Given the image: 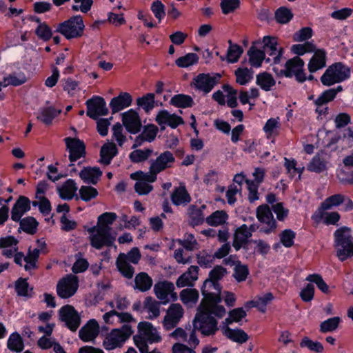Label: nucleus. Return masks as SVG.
I'll return each mask as SVG.
<instances>
[{
	"label": "nucleus",
	"mask_w": 353,
	"mask_h": 353,
	"mask_svg": "<svg viewBox=\"0 0 353 353\" xmlns=\"http://www.w3.org/2000/svg\"><path fill=\"white\" fill-rule=\"evenodd\" d=\"M221 302L203 298L193 321L194 330L199 331L203 336L215 334L219 330L215 318L221 319L226 313L225 307L220 305Z\"/></svg>",
	"instance_id": "obj_1"
},
{
	"label": "nucleus",
	"mask_w": 353,
	"mask_h": 353,
	"mask_svg": "<svg viewBox=\"0 0 353 353\" xmlns=\"http://www.w3.org/2000/svg\"><path fill=\"white\" fill-rule=\"evenodd\" d=\"M18 241L12 236H7L0 239V248L2 254L6 258L14 257V262L22 265L24 263V268L26 271H31L37 268V262L41 251L45 248L46 243L43 240H38L39 248L32 250H29L26 256L22 252H18Z\"/></svg>",
	"instance_id": "obj_2"
},
{
	"label": "nucleus",
	"mask_w": 353,
	"mask_h": 353,
	"mask_svg": "<svg viewBox=\"0 0 353 353\" xmlns=\"http://www.w3.org/2000/svg\"><path fill=\"white\" fill-rule=\"evenodd\" d=\"M162 340L159 330L148 321L140 322L137 325V334L134 336L136 346L141 353L149 350L148 344L161 342Z\"/></svg>",
	"instance_id": "obj_3"
},
{
	"label": "nucleus",
	"mask_w": 353,
	"mask_h": 353,
	"mask_svg": "<svg viewBox=\"0 0 353 353\" xmlns=\"http://www.w3.org/2000/svg\"><path fill=\"white\" fill-rule=\"evenodd\" d=\"M351 231L350 228L342 226L334 233L337 256L341 261L353 256V236L351 235Z\"/></svg>",
	"instance_id": "obj_4"
},
{
	"label": "nucleus",
	"mask_w": 353,
	"mask_h": 353,
	"mask_svg": "<svg viewBox=\"0 0 353 353\" xmlns=\"http://www.w3.org/2000/svg\"><path fill=\"white\" fill-rule=\"evenodd\" d=\"M225 273V269L221 266H216L210 271L209 278L204 281L201 288L203 298L221 301V288L219 281L223 277Z\"/></svg>",
	"instance_id": "obj_5"
},
{
	"label": "nucleus",
	"mask_w": 353,
	"mask_h": 353,
	"mask_svg": "<svg viewBox=\"0 0 353 353\" xmlns=\"http://www.w3.org/2000/svg\"><path fill=\"white\" fill-rule=\"evenodd\" d=\"M85 29L83 17L75 15L57 25L56 31L67 39H77L82 37Z\"/></svg>",
	"instance_id": "obj_6"
},
{
	"label": "nucleus",
	"mask_w": 353,
	"mask_h": 353,
	"mask_svg": "<svg viewBox=\"0 0 353 353\" xmlns=\"http://www.w3.org/2000/svg\"><path fill=\"white\" fill-rule=\"evenodd\" d=\"M350 69L341 62L330 65L321 77V81L325 86H331L349 79Z\"/></svg>",
	"instance_id": "obj_7"
},
{
	"label": "nucleus",
	"mask_w": 353,
	"mask_h": 353,
	"mask_svg": "<svg viewBox=\"0 0 353 353\" xmlns=\"http://www.w3.org/2000/svg\"><path fill=\"white\" fill-rule=\"evenodd\" d=\"M132 333V327L127 324L119 329H113L105 336L103 346L107 350L121 347Z\"/></svg>",
	"instance_id": "obj_8"
},
{
	"label": "nucleus",
	"mask_w": 353,
	"mask_h": 353,
	"mask_svg": "<svg viewBox=\"0 0 353 353\" xmlns=\"http://www.w3.org/2000/svg\"><path fill=\"white\" fill-rule=\"evenodd\" d=\"M89 241L92 247L101 250L103 247H110L115 241V236L108 229L99 228L97 225L87 230Z\"/></svg>",
	"instance_id": "obj_9"
},
{
	"label": "nucleus",
	"mask_w": 353,
	"mask_h": 353,
	"mask_svg": "<svg viewBox=\"0 0 353 353\" xmlns=\"http://www.w3.org/2000/svg\"><path fill=\"white\" fill-rule=\"evenodd\" d=\"M303 66V60L299 57H295L286 61L284 69L278 70L274 67L272 70L278 75H284L286 77H294L299 82L302 83L306 80Z\"/></svg>",
	"instance_id": "obj_10"
},
{
	"label": "nucleus",
	"mask_w": 353,
	"mask_h": 353,
	"mask_svg": "<svg viewBox=\"0 0 353 353\" xmlns=\"http://www.w3.org/2000/svg\"><path fill=\"white\" fill-rule=\"evenodd\" d=\"M141 259V254L138 248H132L127 254L121 253L117 259V267L121 274L127 279H132L134 269L130 264H137Z\"/></svg>",
	"instance_id": "obj_11"
},
{
	"label": "nucleus",
	"mask_w": 353,
	"mask_h": 353,
	"mask_svg": "<svg viewBox=\"0 0 353 353\" xmlns=\"http://www.w3.org/2000/svg\"><path fill=\"white\" fill-rule=\"evenodd\" d=\"M263 51L265 54L269 57L266 58L265 62L271 65L279 64L283 58V49L279 46L276 37L264 36L262 39Z\"/></svg>",
	"instance_id": "obj_12"
},
{
	"label": "nucleus",
	"mask_w": 353,
	"mask_h": 353,
	"mask_svg": "<svg viewBox=\"0 0 353 353\" xmlns=\"http://www.w3.org/2000/svg\"><path fill=\"white\" fill-rule=\"evenodd\" d=\"M79 288V279L77 276L70 274L62 278L57 285V295L61 299L72 296Z\"/></svg>",
	"instance_id": "obj_13"
},
{
	"label": "nucleus",
	"mask_w": 353,
	"mask_h": 353,
	"mask_svg": "<svg viewBox=\"0 0 353 353\" xmlns=\"http://www.w3.org/2000/svg\"><path fill=\"white\" fill-rule=\"evenodd\" d=\"M330 209L321 203L312 215V220L316 224L323 223L325 225H336L341 219V215L338 212H327Z\"/></svg>",
	"instance_id": "obj_14"
},
{
	"label": "nucleus",
	"mask_w": 353,
	"mask_h": 353,
	"mask_svg": "<svg viewBox=\"0 0 353 353\" xmlns=\"http://www.w3.org/2000/svg\"><path fill=\"white\" fill-rule=\"evenodd\" d=\"M174 290V284L167 281H159L154 286V294L163 304H167L170 301L174 302L178 299Z\"/></svg>",
	"instance_id": "obj_15"
},
{
	"label": "nucleus",
	"mask_w": 353,
	"mask_h": 353,
	"mask_svg": "<svg viewBox=\"0 0 353 353\" xmlns=\"http://www.w3.org/2000/svg\"><path fill=\"white\" fill-rule=\"evenodd\" d=\"M59 318L71 331H76L81 324V317L74 307L70 305L63 306L59 312Z\"/></svg>",
	"instance_id": "obj_16"
},
{
	"label": "nucleus",
	"mask_w": 353,
	"mask_h": 353,
	"mask_svg": "<svg viewBox=\"0 0 353 353\" xmlns=\"http://www.w3.org/2000/svg\"><path fill=\"white\" fill-rule=\"evenodd\" d=\"M256 216L261 223L263 224L261 230L269 234L276 228V223L273 214L268 205H261L256 209Z\"/></svg>",
	"instance_id": "obj_17"
},
{
	"label": "nucleus",
	"mask_w": 353,
	"mask_h": 353,
	"mask_svg": "<svg viewBox=\"0 0 353 353\" xmlns=\"http://www.w3.org/2000/svg\"><path fill=\"white\" fill-rule=\"evenodd\" d=\"M220 78L221 75L218 73L213 74H199L194 78L193 85L196 89L207 94L213 89Z\"/></svg>",
	"instance_id": "obj_18"
},
{
	"label": "nucleus",
	"mask_w": 353,
	"mask_h": 353,
	"mask_svg": "<svg viewBox=\"0 0 353 353\" xmlns=\"http://www.w3.org/2000/svg\"><path fill=\"white\" fill-rule=\"evenodd\" d=\"M175 163V157L172 152L169 150L160 153L155 159L150 161V169L154 172H161L167 169L171 168Z\"/></svg>",
	"instance_id": "obj_19"
},
{
	"label": "nucleus",
	"mask_w": 353,
	"mask_h": 353,
	"mask_svg": "<svg viewBox=\"0 0 353 353\" xmlns=\"http://www.w3.org/2000/svg\"><path fill=\"white\" fill-rule=\"evenodd\" d=\"M184 310L179 303H172L164 317L163 325L166 330H171L176 326L183 316Z\"/></svg>",
	"instance_id": "obj_20"
},
{
	"label": "nucleus",
	"mask_w": 353,
	"mask_h": 353,
	"mask_svg": "<svg viewBox=\"0 0 353 353\" xmlns=\"http://www.w3.org/2000/svg\"><path fill=\"white\" fill-rule=\"evenodd\" d=\"M65 142L69 152V165L72 166L74 162L85 155V147L83 141L75 138L67 137Z\"/></svg>",
	"instance_id": "obj_21"
},
{
	"label": "nucleus",
	"mask_w": 353,
	"mask_h": 353,
	"mask_svg": "<svg viewBox=\"0 0 353 353\" xmlns=\"http://www.w3.org/2000/svg\"><path fill=\"white\" fill-rule=\"evenodd\" d=\"M87 115L93 119L99 116L105 115L108 112L105 102L101 97H94L86 101Z\"/></svg>",
	"instance_id": "obj_22"
},
{
	"label": "nucleus",
	"mask_w": 353,
	"mask_h": 353,
	"mask_svg": "<svg viewBox=\"0 0 353 353\" xmlns=\"http://www.w3.org/2000/svg\"><path fill=\"white\" fill-rule=\"evenodd\" d=\"M123 125L131 134L138 133L141 128L142 124L139 114L130 109L121 114Z\"/></svg>",
	"instance_id": "obj_23"
},
{
	"label": "nucleus",
	"mask_w": 353,
	"mask_h": 353,
	"mask_svg": "<svg viewBox=\"0 0 353 353\" xmlns=\"http://www.w3.org/2000/svg\"><path fill=\"white\" fill-rule=\"evenodd\" d=\"M254 231V226L253 225L248 226L245 224H243L236 228L234 234V248L239 250L241 247L245 245Z\"/></svg>",
	"instance_id": "obj_24"
},
{
	"label": "nucleus",
	"mask_w": 353,
	"mask_h": 353,
	"mask_svg": "<svg viewBox=\"0 0 353 353\" xmlns=\"http://www.w3.org/2000/svg\"><path fill=\"white\" fill-rule=\"evenodd\" d=\"M30 210V201L25 196H20L11 210V219L19 222L21 217Z\"/></svg>",
	"instance_id": "obj_25"
},
{
	"label": "nucleus",
	"mask_w": 353,
	"mask_h": 353,
	"mask_svg": "<svg viewBox=\"0 0 353 353\" xmlns=\"http://www.w3.org/2000/svg\"><path fill=\"white\" fill-rule=\"evenodd\" d=\"M99 332V325L95 319L89 320L79 332V338L84 342L94 341Z\"/></svg>",
	"instance_id": "obj_26"
},
{
	"label": "nucleus",
	"mask_w": 353,
	"mask_h": 353,
	"mask_svg": "<svg viewBox=\"0 0 353 353\" xmlns=\"http://www.w3.org/2000/svg\"><path fill=\"white\" fill-rule=\"evenodd\" d=\"M156 121L160 125H166L172 128H176L183 123L182 117L175 114H170L165 110L159 112L156 117Z\"/></svg>",
	"instance_id": "obj_27"
},
{
	"label": "nucleus",
	"mask_w": 353,
	"mask_h": 353,
	"mask_svg": "<svg viewBox=\"0 0 353 353\" xmlns=\"http://www.w3.org/2000/svg\"><path fill=\"white\" fill-rule=\"evenodd\" d=\"M313 52L314 54L307 65L308 70L311 73H314L326 66V51L323 49H315Z\"/></svg>",
	"instance_id": "obj_28"
},
{
	"label": "nucleus",
	"mask_w": 353,
	"mask_h": 353,
	"mask_svg": "<svg viewBox=\"0 0 353 353\" xmlns=\"http://www.w3.org/2000/svg\"><path fill=\"white\" fill-rule=\"evenodd\" d=\"M132 97L128 92H121L117 97L112 99L110 107L113 113L118 112L131 105Z\"/></svg>",
	"instance_id": "obj_29"
},
{
	"label": "nucleus",
	"mask_w": 353,
	"mask_h": 353,
	"mask_svg": "<svg viewBox=\"0 0 353 353\" xmlns=\"http://www.w3.org/2000/svg\"><path fill=\"white\" fill-rule=\"evenodd\" d=\"M199 267L191 265L188 270L182 274L176 280V284L179 288L192 286L198 279Z\"/></svg>",
	"instance_id": "obj_30"
},
{
	"label": "nucleus",
	"mask_w": 353,
	"mask_h": 353,
	"mask_svg": "<svg viewBox=\"0 0 353 353\" xmlns=\"http://www.w3.org/2000/svg\"><path fill=\"white\" fill-rule=\"evenodd\" d=\"M281 123L279 117H272L267 120L263 127V130L268 139L274 140L279 135Z\"/></svg>",
	"instance_id": "obj_31"
},
{
	"label": "nucleus",
	"mask_w": 353,
	"mask_h": 353,
	"mask_svg": "<svg viewBox=\"0 0 353 353\" xmlns=\"http://www.w3.org/2000/svg\"><path fill=\"white\" fill-rule=\"evenodd\" d=\"M102 176V171L98 167H85L79 172L80 178L85 183L95 185Z\"/></svg>",
	"instance_id": "obj_32"
},
{
	"label": "nucleus",
	"mask_w": 353,
	"mask_h": 353,
	"mask_svg": "<svg viewBox=\"0 0 353 353\" xmlns=\"http://www.w3.org/2000/svg\"><path fill=\"white\" fill-rule=\"evenodd\" d=\"M157 132L158 128L154 125H145L142 132L136 137L133 148L141 146L144 142H152L156 138Z\"/></svg>",
	"instance_id": "obj_33"
},
{
	"label": "nucleus",
	"mask_w": 353,
	"mask_h": 353,
	"mask_svg": "<svg viewBox=\"0 0 353 353\" xmlns=\"http://www.w3.org/2000/svg\"><path fill=\"white\" fill-rule=\"evenodd\" d=\"M170 199L174 205H185L191 201V196L185 185L174 188L170 195Z\"/></svg>",
	"instance_id": "obj_34"
},
{
	"label": "nucleus",
	"mask_w": 353,
	"mask_h": 353,
	"mask_svg": "<svg viewBox=\"0 0 353 353\" xmlns=\"http://www.w3.org/2000/svg\"><path fill=\"white\" fill-rule=\"evenodd\" d=\"M205 208V205H202L201 207L192 205L188 208V215L191 225L194 227L203 223L205 221L203 210Z\"/></svg>",
	"instance_id": "obj_35"
},
{
	"label": "nucleus",
	"mask_w": 353,
	"mask_h": 353,
	"mask_svg": "<svg viewBox=\"0 0 353 353\" xmlns=\"http://www.w3.org/2000/svg\"><path fill=\"white\" fill-rule=\"evenodd\" d=\"M273 299V294L271 292H268L263 296L256 297L254 300L246 302L245 307L248 309L256 307L258 310L264 313L266 311L268 304L272 301Z\"/></svg>",
	"instance_id": "obj_36"
},
{
	"label": "nucleus",
	"mask_w": 353,
	"mask_h": 353,
	"mask_svg": "<svg viewBox=\"0 0 353 353\" xmlns=\"http://www.w3.org/2000/svg\"><path fill=\"white\" fill-rule=\"evenodd\" d=\"M181 302L188 307H194L199 298V291L195 288H185L179 294Z\"/></svg>",
	"instance_id": "obj_37"
},
{
	"label": "nucleus",
	"mask_w": 353,
	"mask_h": 353,
	"mask_svg": "<svg viewBox=\"0 0 353 353\" xmlns=\"http://www.w3.org/2000/svg\"><path fill=\"white\" fill-rule=\"evenodd\" d=\"M78 190L77 183L73 179L66 180L61 187L59 188L58 192L59 196L64 200H71Z\"/></svg>",
	"instance_id": "obj_38"
},
{
	"label": "nucleus",
	"mask_w": 353,
	"mask_h": 353,
	"mask_svg": "<svg viewBox=\"0 0 353 353\" xmlns=\"http://www.w3.org/2000/svg\"><path fill=\"white\" fill-rule=\"evenodd\" d=\"M118 150L116 145L112 142L105 143L100 151V162L104 165H109L112 159L117 154Z\"/></svg>",
	"instance_id": "obj_39"
},
{
	"label": "nucleus",
	"mask_w": 353,
	"mask_h": 353,
	"mask_svg": "<svg viewBox=\"0 0 353 353\" xmlns=\"http://www.w3.org/2000/svg\"><path fill=\"white\" fill-rule=\"evenodd\" d=\"M3 81H0V91L1 87H6L8 85L18 86L26 83L27 79L26 74L23 72H14L8 77H3Z\"/></svg>",
	"instance_id": "obj_40"
},
{
	"label": "nucleus",
	"mask_w": 353,
	"mask_h": 353,
	"mask_svg": "<svg viewBox=\"0 0 353 353\" xmlns=\"http://www.w3.org/2000/svg\"><path fill=\"white\" fill-rule=\"evenodd\" d=\"M152 278L145 272H140L137 274L134 278V290L140 292H147L152 286Z\"/></svg>",
	"instance_id": "obj_41"
},
{
	"label": "nucleus",
	"mask_w": 353,
	"mask_h": 353,
	"mask_svg": "<svg viewBox=\"0 0 353 353\" xmlns=\"http://www.w3.org/2000/svg\"><path fill=\"white\" fill-rule=\"evenodd\" d=\"M61 110H57L53 107H45L39 110L37 119L46 125H50L52 120L60 113Z\"/></svg>",
	"instance_id": "obj_42"
},
{
	"label": "nucleus",
	"mask_w": 353,
	"mask_h": 353,
	"mask_svg": "<svg viewBox=\"0 0 353 353\" xmlns=\"http://www.w3.org/2000/svg\"><path fill=\"white\" fill-rule=\"evenodd\" d=\"M223 332L227 338L240 344L245 343L249 339L248 334L241 329L234 330L227 326Z\"/></svg>",
	"instance_id": "obj_43"
},
{
	"label": "nucleus",
	"mask_w": 353,
	"mask_h": 353,
	"mask_svg": "<svg viewBox=\"0 0 353 353\" xmlns=\"http://www.w3.org/2000/svg\"><path fill=\"white\" fill-rule=\"evenodd\" d=\"M228 214L224 210H216L205 218L208 225L218 227L227 223Z\"/></svg>",
	"instance_id": "obj_44"
},
{
	"label": "nucleus",
	"mask_w": 353,
	"mask_h": 353,
	"mask_svg": "<svg viewBox=\"0 0 353 353\" xmlns=\"http://www.w3.org/2000/svg\"><path fill=\"white\" fill-rule=\"evenodd\" d=\"M249 62L252 67L259 68L263 61H265V54L264 51L259 50L254 46H252L248 52Z\"/></svg>",
	"instance_id": "obj_45"
},
{
	"label": "nucleus",
	"mask_w": 353,
	"mask_h": 353,
	"mask_svg": "<svg viewBox=\"0 0 353 353\" xmlns=\"http://www.w3.org/2000/svg\"><path fill=\"white\" fill-rule=\"evenodd\" d=\"M8 348L14 352H21L24 349V343L21 335L14 332L12 333L7 341Z\"/></svg>",
	"instance_id": "obj_46"
},
{
	"label": "nucleus",
	"mask_w": 353,
	"mask_h": 353,
	"mask_svg": "<svg viewBox=\"0 0 353 353\" xmlns=\"http://www.w3.org/2000/svg\"><path fill=\"white\" fill-rule=\"evenodd\" d=\"M14 288L18 296L30 298L33 295V288L30 287L26 279L19 278L15 282Z\"/></svg>",
	"instance_id": "obj_47"
},
{
	"label": "nucleus",
	"mask_w": 353,
	"mask_h": 353,
	"mask_svg": "<svg viewBox=\"0 0 353 353\" xmlns=\"http://www.w3.org/2000/svg\"><path fill=\"white\" fill-rule=\"evenodd\" d=\"M144 310L148 314V318L154 319L160 314V304L151 297H147L144 301Z\"/></svg>",
	"instance_id": "obj_48"
},
{
	"label": "nucleus",
	"mask_w": 353,
	"mask_h": 353,
	"mask_svg": "<svg viewBox=\"0 0 353 353\" xmlns=\"http://www.w3.org/2000/svg\"><path fill=\"white\" fill-rule=\"evenodd\" d=\"M307 170L321 173L327 170V161L319 155H315L307 165Z\"/></svg>",
	"instance_id": "obj_49"
},
{
	"label": "nucleus",
	"mask_w": 353,
	"mask_h": 353,
	"mask_svg": "<svg viewBox=\"0 0 353 353\" xmlns=\"http://www.w3.org/2000/svg\"><path fill=\"white\" fill-rule=\"evenodd\" d=\"M275 83L272 75L269 73L262 72L256 76V84L265 91L270 90Z\"/></svg>",
	"instance_id": "obj_50"
},
{
	"label": "nucleus",
	"mask_w": 353,
	"mask_h": 353,
	"mask_svg": "<svg viewBox=\"0 0 353 353\" xmlns=\"http://www.w3.org/2000/svg\"><path fill=\"white\" fill-rule=\"evenodd\" d=\"M170 103L176 108H187L192 107L194 102L190 96L179 94L171 98Z\"/></svg>",
	"instance_id": "obj_51"
},
{
	"label": "nucleus",
	"mask_w": 353,
	"mask_h": 353,
	"mask_svg": "<svg viewBox=\"0 0 353 353\" xmlns=\"http://www.w3.org/2000/svg\"><path fill=\"white\" fill-rule=\"evenodd\" d=\"M236 81L239 85H245L253 79V72L246 68H239L235 70Z\"/></svg>",
	"instance_id": "obj_52"
},
{
	"label": "nucleus",
	"mask_w": 353,
	"mask_h": 353,
	"mask_svg": "<svg viewBox=\"0 0 353 353\" xmlns=\"http://www.w3.org/2000/svg\"><path fill=\"white\" fill-rule=\"evenodd\" d=\"M117 215L114 212H104L98 217L97 226L108 229L111 232V225L116 221Z\"/></svg>",
	"instance_id": "obj_53"
},
{
	"label": "nucleus",
	"mask_w": 353,
	"mask_h": 353,
	"mask_svg": "<svg viewBox=\"0 0 353 353\" xmlns=\"http://www.w3.org/2000/svg\"><path fill=\"white\" fill-rule=\"evenodd\" d=\"M316 49L315 45L311 41H305L301 44H294L291 47V51L293 54L302 56L306 53L313 52Z\"/></svg>",
	"instance_id": "obj_54"
},
{
	"label": "nucleus",
	"mask_w": 353,
	"mask_h": 353,
	"mask_svg": "<svg viewBox=\"0 0 353 353\" xmlns=\"http://www.w3.org/2000/svg\"><path fill=\"white\" fill-rule=\"evenodd\" d=\"M199 56L195 53H188L178 58L175 61L176 65L179 68H188L195 65L199 61Z\"/></svg>",
	"instance_id": "obj_55"
},
{
	"label": "nucleus",
	"mask_w": 353,
	"mask_h": 353,
	"mask_svg": "<svg viewBox=\"0 0 353 353\" xmlns=\"http://www.w3.org/2000/svg\"><path fill=\"white\" fill-rule=\"evenodd\" d=\"M296 161L294 159L284 158V165L291 177H297L300 179L303 171V168L296 167Z\"/></svg>",
	"instance_id": "obj_56"
},
{
	"label": "nucleus",
	"mask_w": 353,
	"mask_h": 353,
	"mask_svg": "<svg viewBox=\"0 0 353 353\" xmlns=\"http://www.w3.org/2000/svg\"><path fill=\"white\" fill-rule=\"evenodd\" d=\"M153 153V150L146 148L144 150H135L130 154V159L133 163L143 162L149 159Z\"/></svg>",
	"instance_id": "obj_57"
},
{
	"label": "nucleus",
	"mask_w": 353,
	"mask_h": 353,
	"mask_svg": "<svg viewBox=\"0 0 353 353\" xmlns=\"http://www.w3.org/2000/svg\"><path fill=\"white\" fill-rule=\"evenodd\" d=\"M259 96V90L256 88H251L249 91H241L239 94V101L243 104L249 103L250 105V109L254 105V103H251V99H256Z\"/></svg>",
	"instance_id": "obj_58"
},
{
	"label": "nucleus",
	"mask_w": 353,
	"mask_h": 353,
	"mask_svg": "<svg viewBox=\"0 0 353 353\" xmlns=\"http://www.w3.org/2000/svg\"><path fill=\"white\" fill-rule=\"evenodd\" d=\"M341 322V319L339 316L330 318L320 324L319 330L322 333L332 332L335 331Z\"/></svg>",
	"instance_id": "obj_59"
},
{
	"label": "nucleus",
	"mask_w": 353,
	"mask_h": 353,
	"mask_svg": "<svg viewBox=\"0 0 353 353\" xmlns=\"http://www.w3.org/2000/svg\"><path fill=\"white\" fill-rule=\"evenodd\" d=\"M155 96L153 93H148L137 100V103L141 107L145 112H150L154 107Z\"/></svg>",
	"instance_id": "obj_60"
},
{
	"label": "nucleus",
	"mask_w": 353,
	"mask_h": 353,
	"mask_svg": "<svg viewBox=\"0 0 353 353\" xmlns=\"http://www.w3.org/2000/svg\"><path fill=\"white\" fill-rule=\"evenodd\" d=\"M179 244L186 250L192 251L199 248V244L194 234L191 233H185L183 239L178 240Z\"/></svg>",
	"instance_id": "obj_61"
},
{
	"label": "nucleus",
	"mask_w": 353,
	"mask_h": 353,
	"mask_svg": "<svg viewBox=\"0 0 353 353\" xmlns=\"http://www.w3.org/2000/svg\"><path fill=\"white\" fill-rule=\"evenodd\" d=\"M305 281L315 283L317 288L323 293H329V286L325 282L321 275L319 274H309L306 278Z\"/></svg>",
	"instance_id": "obj_62"
},
{
	"label": "nucleus",
	"mask_w": 353,
	"mask_h": 353,
	"mask_svg": "<svg viewBox=\"0 0 353 353\" xmlns=\"http://www.w3.org/2000/svg\"><path fill=\"white\" fill-rule=\"evenodd\" d=\"M246 315V312L242 307L235 308L229 312L228 317L225 319L224 323L228 326L234 322L238 323Z\"/></svg>",
	"instance_id": "obj_63"
},
{
	"label": "nucleus",
	"mask_w": 353,
	"mask_h": 353,
	"mask_svg": "<svg viewBox=\"0 0 353 353\" xmlns=\"http://www.w3.org/2000/svg\"><path fill=\"white\" fill-rule=\"evenodd\" d=\"M230 47L227 52V61L229 63H236L239 61L241 54L243 53L242 48L237 44H232L231 41H229Z\"/></svg>",
	"instance_id": "obj_64"
}]
</instances>
